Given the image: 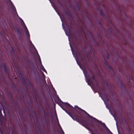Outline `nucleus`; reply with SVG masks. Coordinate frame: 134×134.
Masks as SVG:
<instances>
[{"instance_id": "1", "label": "nucleus", "mask_w": 134, "mask_h": 134, "mask_svg": "<svg viewBox=\"0 0 134 134\" xmlns=\"http://www.w3.org/2000/svg\"><path fill=\"white\" fill-rule=\"evenodd\" d=\"M62 102L63 103V105L67 109L69 110L70 111L73 112L74 110H75L77 113L79 114V115H80V112L81 111H83L84 112L86 113V114L88 115V116L90 117V118H92V120L93 121L96 122V121H98L99 122H100L101 123V124L104 125V127H105L106 129L108 130L112 133L110 131V130L108 128V127H107L106 125H105V124L104 123H102L101 121H99L97 119H96L95 118H94L91 116L89 114L87 113L86 111H85V110L82 109L80 108H79L77 106H76L75 108H74L72 107L71 105H70L69 103H65L63 102Z\"/></svg>"}, {"instance_id": "2", "label": "nucleus", "mask_w": 134, "mask_h": 134, "mask_svg": "<svg viewBox=\"0 0 134 134\" xmlns=\"http://www.w3.org/2000/svg\"><path fill=\"white\" fill-rule=\"evenodd\" d=\"M64 110L66 113H67L68 115L70 116L72 118V116H75L77 117L78 119L81 121H82H82L85 122L86 124L87 125H89V123L86 120L83 118L82 116H81L77 114H72L70 112L66 111V110L63 108H62ZM84 124V123H83Z\"/></svg>"}, {"instance_id": "3", "label": "nucleus", "mask_w": 134, "mask_h": 134, "mask_svg": "<svg viewBox=\"0 0 134 134\" xmlns=\"http://www.w3.org/2000/svg\"><path fill=\"white\" fill-rule=\"evenodd\" d=\"M72 119L73 120L76 121L77 122L80 123L81 125L85 127L86 128L90 131L91 132V134H96V133H94V131L93 129H91L88 128L86 126H85V124H84L82 121H80L76 116H72Z\"/></svg>"}, {"instance_id": "4", "label": "nucleus", "mask_w": 134, "mask_h": 134, "mask_svg": "<svg viewBox=\"0 0 134 134\" xmlns=\"http://www.w3.org/2000/svg\"><path fill=\"white\" fill-rule=\"evenodd\" d=\"M30 64L31 66H32L33 68V71L34 73V74L35 76V77L36 78H37V77H38L39 78H40V76L38 74V71L34 65V63L32 61H30Z\"/></svg>"}, {"instance_id": "5", "label": "nucleus", "mask_w": 134, "mask_h": 134, "mask_svg": "<svg viewBox=\"0 0 134 134\" xmlns=\"http://www.w3.org/2000/svg\"><path fill=\"white\" fill-rule=\"evenodd\" d=\"M19 76L21 80L22 81L23 84L24 86H27L26 81L24 78L23 77L21 74Z\"/></svg>"}, {"instance_id": "6", "label": "nucleus", "mask_w": 134, "mask_h": 134, "mask_svg": "<svg viewBox=\"0 0 134 134\" xmlns=\"http://www.w3.org/2000/svg\"><path fill=\"white\" fill-rule=\"evenodd\" d=\"M34 46V47L35 49V50L36 51V53L38 57V58H39L38 60H39V63L38 64V65H39L40 67H41V66H43V65L42 64V63L41 62V58H40V56L38 53V52L37 51L36 48H35V46Z\"/></svg>"}, {"instance_id": "7", "label": "nucleus", "mask_w": 134, "mask_h": 134, "mask_svg": "<svg viewBox=\"0 0 134 134\" xmlns=\"http://www.w3.org/2000/svg\"><path fill=\"white\" fill-rule=\"evenodd\" d=\"M86 59H85L84 57L82 58V57L80 56V59L83 62V61H85V62H86V60H89L88 57V55L87 54H86L85 55Z\"/></svg>"}, {"instance_id": "8", "label": "nucleus", "mask_w": 134, "mask_h": 134, "mask_svg": "<svg viewBox=\"0 0 134 134\" xmlns=\"http://www.w3.org/2000/svg\"><path fill=\"white\" fill-rule=\"evenodd\" d=\"M104 64L107 66H108L109 69L110 70H112L113 71V70L111 68V67L110 66V65L108 64V63L107 62L106 60L105 59L103 62Z\"/></svg>"}, {"instance_id": "9", "label": "nucleus", "mask_w": 134, "mask_h": 134, "mask_svg": "<svg viewBox=\"0 0 134 134\" xmlns=\"http://www.w3.org/2000/svg\"><path fill=\"white\" fill-rule=\"evenodd\" d=\"M88 70L90 72V74L92 76L91 77V79L93 81H96V80L95 78V77L91 71L89 69H88Z\"/></svg>"}, {"instance_id": "10", "label": "nucleus", "mask_w": 134, "mask_h": 134, "mask_svg": "<svg viewBox=\"0 0 134 134\" xmlns=\"http://www.w3.org/2000/svg\"><path fill=\"white\" fill-rule=\"evenodd\" d=\"M66 32L69 35H71V33L70 27L68 25H67Z\"/></svg>"}, {"instance_id": "11", "label": "nucleus", "mask_w": 134, "mask_h": 134, "mask_svg": "<svg viewBox=\"0 0 134 134\" xmlns=\"http://www.w3.org/2000/svg\"><path fill=\"white\" fill-rule=\"evenodd\" d=\"M2 65L3 66L5 72L6 74H8V72L7 69L5 65L4 64H2Z\"/></svg>"}, {"instance_id": "12", "label": "nucleus", "mask_w": 134, "mask_h": 134, "mask_svg": "<svg viewBox=\"0 0 134 134\" xmlns=\"http://www.w3.org/2000/svg\"><path fill=\"white\" fill-rule=\"evenodd\" d=\"M15 30L16 31L17 33L19 35L21 36L22 35V34L21 33V31L19 30V29L17 27H16Z\"/></svg>"}, {"instance_id": "13", "label": "nucleus", "mask_w": 134, "mask_h": 134, "mask_svg": "<svg viewBox=\"0 0 134 134\" xmlns=\"http://www.w3.org/2000/svg\"><path fill=\"white\" fill-rule=\"evenodd\" d=\"M25 29L26 30V36H27V38H29V39H30V34H29V32L28 30L25 25Z\"/></svg>"}, {"instance_id": "14", "label": "nucleus", "mask_w": 134, "mask_h": 134, "mask_svg": "<svg viewBox=\"0 0 134 134\" xmlns=\"http://www.w3.org/2000/svg\"><path fill=\"white\" fill-rule=\"evenodd\" d=\"M118 86L120 87H122L123 86V84L121 81H119L117 82Z\"/></svg>"}, {"instance_id": "15", "label": "nucleus", "mask_w": 134, "mask_h": 134, "mask_svg": "<svg viewBox=\"0 0 134 134\" xmlns=\"http://www.w3.org/2000/svg\"><path fill=\"white\" fill-rule=\"evenodd\" d=\"M27 82L29 86V87H32V86L31 82L28 79H27Z\"/></svg>"}, {"instance_id": "16", "label": "nucleus", "mask_w": 134, "mask_h": 134, "mask_svg": "<svg viewBox=\"0 0 134 134\" xmlns=\"http://www.w3.org/2000/svg\"><path fill=\"white\" fill-rule=\"evenodd\" d=\"M100 15L102 17V18H104L105 17V16L103 14V12L101 10H100Z\"/></svg>"}, {"instance_id": "17", "label": "nucleus", "mask_w": 134, "mask_h": 134, "mask_svg": "<svg viewBox=\"0 0 134 134\" xmlns=\"http://www.w3.org/2000/svg\"><path fill=\"white\" fill-rule=\"evenodd\" d=\"M40 68L43 71L45 72H47L46 71L44 68V67L43 66H42L41 67H40Z\"/></svg>"}, {"instance_id": "18", "label": "nucleus", "mask_w": 134, "mask_h": 134, "mask_svg": "<svg viewBox=\"0 0 134 134\" xmlns=\"http://www.w3.org/2000/svg\"><path fill=\"white\" fill-rule=\"evenodd\" d=\"M42 111H43V115H44L45 116V118L46 119V114H45V111L44 109L43 108H42Z\"/></svg>"}, {"instance_id": "19", "label": "nucleus", "mask_w": 134, "mask_h": 134, "mask_svg": "<svg viewBox=\"0 0 134 134\" xmlns=\"http://www.w3.org/2000/svg\"><path fill=\"white\" fill-rule=\"evenodd\" d=\"M9 1H10V4L12 5H13V9H14L16 11V9L15 8V7H14V5H13V3H12V2H11V1L10 0H9Z\"/></svg>"}, {"instance_id": "20", "label": "nucleus", "mask_w": 134, "mask_h": 134, "mask_svg": "<svg viewBox=\"0 0 134 134\" xmlns=\"http://www.w3.org/2000/svg\"><path fill=\"white\" fill-rule=\"evenodd\" d=\"M90 125L94 129H95V128L94 126V125L93 124H89V125Z\"/></svg>"}, {"instance_id": "21", "label": "nucleus", "mask_w": 134, "mask_h": 134, "mask_svg": "<svg viewBox=\"0 0 134 134\" xmlns=\"http://www.w3.org/2000/svg\"><path fill=\"white\" fill-rule=\"evenodd\" d=\"M93 130L94 131V133H96V134H99L98 132L97 131V130L95 128V129H94V130Z\"/></svg>"}, {"instance_id": "22", "label": "nucleus", "mask_w": 134, "mask_h": 134, "mask_svg": "<svg viewBox=\"0 0 134 134\" xmlns=\"http://www.w3.org/2000/svg\"><path fill=\"white\" fill-rule=\"evenodd\" d=\"M86 78L87 79V80L88 81H90L89 77V75H87V76L86 77Z\"/></svg>"}, {"instance_id": "23", "label": "nucleus", "mask_w": 134, "mask_h": 134, "mask_svg": "<svg viewBox=\"0 0 134 134\" xmlns=\"http://www.w3.org/2000/svg\"><path fill=\"white\" fill-rule=\"evenodd\" d=\"M76 7L79 10H80V8L79 7L78 4H77L76 5Z\"/></svg>"}, {"instance_id": "24", "label": "nucleus", "mask_w": 134, "mask_h": 134, "mask_svg": "<svg viewBox=\"0 0 134 134\" xmlns=\"http://www.w3.org/2000/svg\"><path fill=\"white\" fill-rule=\"evenodd\" d=\"M91 52L92 53H93V54H94V50L91 49Z\"/></svg>"}, {"instance_id": "25", "label": "nucleus", "mask_w": 134, "mask_h": 134, "mask_svg": "<svg viewBox=\"0 0 134 134\" xmlns=\"http://www.w3.org/2000/svg\"><path fill=\"white\" fill-rule=\"evenodd\" d=\"M59 126H60V128L61 129V130L62 131H63V133H64V131H63V130H62V129L61 126H60V124H59Z\"/></svg>"}, {"instance_id": "26", "label": "nucleus", "mask_w": 134, "mask_h": 134, "mask_svg": "<svg viewBox=\"0 0 134 134\" xmlns=\"http://www.w3.org/2000/svg\"><path fill=\"white\" fill-rule=\"evenodd\" d=\"M8 96L9 97H11V95L9 93H8Z\"/></svg>"}, {"instance_id": "27", "label": "nucleus", "mask_w": 134, "mask_h": 134, "mask_svg": "<svg viewBox=\"0 0 134 134\" xmlns=\"http://www.w3.org/2000/svg\"><path fill=\"white\" fill-rule=\"evenodd\" d=\"M91 36L92 37L93 40H94V41H95V40L94 38V37H93V35H92V34L91 33Z\"/></svg>"}, {"instance_id": "28", "label": "nucleus", "mask_w": 134, "mask_h": 134, "mask_svg": "<svg viewBox=\"0 0 134 134\" xmlns=\"http://www.w3.org/2000/svg\"><path fill=\"white\" fill-rule=\"evenodd\" d=\"M104 96L107 98V96L105 93L104 94Z\"/></svg>"}, {"instance_id": "29", "label": "nucleus", "mask_w": 134, "mask_h": 134, "mask_svg": "<svg viewBox=\"0 0 134 134\" xmlns=\"http://www.w3.org/2000/svg\"><path fill=\"white\" fill-rule=\"evenodd\" d=\"M87 71L86 72V73L85 74V76H86V75H87Z\"/></svg>"}, {"instance_id": "30", "label": "nucleus", "mask_w": 134, "mask_h": 134, "mask_svg": "<svg viewBox=\"0 0 134 134\" xmlns=\"http://www.w3.org/2000/svg\"><path fill=\"white\" fill-rule=\"evenodd\" d=\"M99 25H100V26H102V24L100 22H99Z\"/></svg>"}, {"instance_id": "31", "label": "nucleus", "mask_w": 134, "mask_h": 134, "mask_svg": "<svg viewBox=\"0 0 134 134\" xmlns=\"http://www.w3.org/2000/svg\"><path fill=\"white\" fill-rule=\"evenodd\" d=\"M43 118L44 119L46 120V119H45V116L44 115V116H43Z\"/></svg>"}, {"instance_id": "32", "label": "nucleus", "mask_w": 134, "mask_h": 134, "mask_svg": "<svg viewBox=\"0 0 134 134\" xmlns=\"http://www.w3.org/2000/svg\"><path fill=\"white\" fill-rule=\"evenodd\" d=\"M109 55L108 54V53H107V58H109Z\"/></svg>"}, {"instance_id": "33", "label": "nucleus", "mask_w": 134, "mask_h": 134, "mask_svg": "<svg viewBox=\"0 0 134 134\" xmlns=\"http://www.w3.org/2000/svg\"><path fill=\"white\" fill-rule=\"evenodd\" d=\"M11 48L12 49V51H13V52L14 51V50H13V48L12 47H11Z\"/></svg>"}, {"instance_id": "34", "label": "nucleus", "mask_w": 134, "mask_h": 134, "mask_svg": "<svg viewBox=\"0 0 134 134\" xmlns=\"http://www.w3.org/2000/svg\"><path fill=\"white\" fill-rule=\"evenodd\" d=\"M98 130L101 132L102 131V130L101 129H98Z\"/></svg>"}, {"instance_id": "35", "label": "nucleus", "mask_w": 134, "mask_h": 134, "mask_svg": "<svg viewBox=\"0 0 134 134\" xmlns=\"http://www.w3.org/2000/svg\"><path fill=\"white\" fill-rule=\"evenodd\" d=\"M56 118H57V120L58 121V122H59V121H58V119L57 118V115H56Z\"/></svg>"}, {"instance_id": "36", "label": "nucleus", "mask_w": 134, "mask_h": 134, "mask_svg": "<svg viewBox=\"0 0 134 134\" xmlns=\"http://www.w3.org/2000/svg\"><path fill=\"white\" fill-rule=\"evenodd\" d=\"M25 134H27V133L25 131Z\"/></svg>"}, {"instance_id": "37", "label": "nucleus", "mask_w": 134, "mask_h": 134, "mask_svg": "<svg viewBox=\"0 0 134 134\" xmlns=\"http://www.w3.org/2000/svg\"><path fill=\"white\" fill-rule=\"evenodd\" d=\"M30 41V42L32 44H33L32 43V42H31V41Z\"/></svg>"}, {"instance_id": "38", "label": "nucleus", "mask_w": 134, "mask_h": 134, "mask_svg": "<svg viewBox=\"0 0 134 134\" xmlns=\"http://www.w3.org/2000/svg\"><path fill=\"white\" fill-rule=\"evenodd\" d=\"M70 21L71 22V23L72 22V21H71V20L70 19Z\"/></svg>"}, {"instance_id": "39", "label": "nucleus", "mask_w": 134, "mask_h": 134, "mask_svg": "<svg viewBox=\"0 0 134 134\" xmlns=\"http://www.w3.org/2000/svg\"><path fill=\"white\" fill-rule=\"evenodd\" d=\"M66 14H68V13H67V12H66Z\"/></svg>"}, {"instance_id": "40", "label": "nucleus", "mask_w": 134, "mask_h": 134, "mask_svg": "<svg viewBox=\"0 0 134 134\" xmlns=\"http://www.w3.org/2000/svg\"><path fill=\"white\" fill-rule=\"evenodd\" d=\"M76 55L77 56V54L76 53Z\"/></svg>"}]
</instances>
